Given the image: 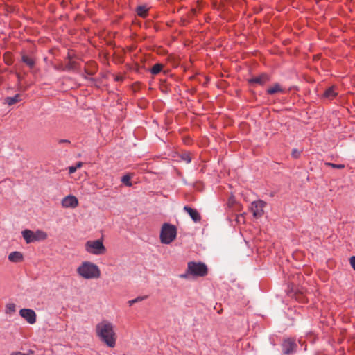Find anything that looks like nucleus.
Listing matches in <instances>:
<instances>
[{
  "instance_id": "20",
  "label": "nucleus",
  "mask_w": 355,
  "mask_h": 355,
  "mask_svg": "<svg viewBox=\"0 0 355 355\" xmlns=\"http://www.w3.org/2000/svg\"><path fill=\"white\" fill-rule=\"evenodd\" d=\"M3 60L6 63V64H7L8 66L12 64L13 60H12V53L10 52H6L3 55Z\"/></svg>"
},
{
  "instance_id": "28",
  "label": "nucleus",
  "mask_w": 355,
  "mask_h": 355,
  "mask_svg": "<svg viewBox=\"0 0 355 355\" xmlns=\"http://www.w3.org/2000/svg\"><path fill=\"white\" fill-rule=\"evenodd\" d=\"M182 159L185 160L187 163H189L191 160V157L189 154H184L182 156Z\"/></svg>"
},
{
  "instance_id": "25",
  "label": "nucleus",
  "mask_w": 355,
  "mask_h": 355,
  "mask_svg": "<svg viewBox=\"0 0 355 355\" xmlns=\"http://www.w3.org/2000/svg\"><path fill=\"white\" fill-rule=\"evenodd\" d=\"M146 298H147V296L137 297L135 299H133L132 300L128 301V304H129L130 306H132L135 303L141 302V301L144 300Z\"/></svg>"
},
{
  "instance_id": "1",
  "label": "nucleus",
  "mask_w": 355,
  "mask_h": 355,
  "mask_svg": "<svg viewBox=\"0 0 355 355\" xmlns=\"http://www.w3.org/2000/svg\"><path fill=\"white\" fill-rule=\"evenodd\" d=\"M96 334L101 341L107 347L113 348L116 345V335L113 324L107 321L103 320L96 326Z\"/></svg>"
},
{
  "instance_id": "37",
  "label": "nucleus",
  "mask_w": 355,
  "mask_h": 355,
  "mask_svg": "<svg viewBox=\"0 0 355 355\" xmlns=\"http://www.w3.org/2000/svg\"><path fill=\"white\" fill-rule=\"evenodd\" d=\"M188 23V21L186 19H181V25L186 26Z\"/></svg>"
},
{
  "instance_id": "14",
  "label": "nucleus",
  "mask_w": 355,
  "mask_h": 355,
  "mask_svg": "<svg viewBox=\"0 0 355 355\" xmlns=\"http://www.w3.org/2000/svg\"><path fill=\"white\" fill-rule=\"evenodd\" d=\"M278 92L283 94L286 92V89L283 88L279 83H275L267 89V94L270 95H273Z\"/></svg>"
},
{
  "instance_id": "9",
  "label": "nucleus",
  "mask_w": 355,
  "mask_h": 355,
  "mask_svg": "<svg viewBox=\"0 0 355 355\" xmlns=\"http://www.w3.org/2000/svg\"><path fill=\"white\" fill-rule=\"evenodd\" d=\"M19 315L31 324L36 322V313L32 309H22L19 311Z\"/></svg>"
},
{
  "instance_id": "18",
  "label": "nucleus",
  "mask_w": 355,
  "mask_h": 355,
  "mask_svg": "<svg viewBox=\"0 0 355 355\" xmlns=\"http://www.w3.org/2000/svg\"><path fill=\"white\" fill-rule=\"evenodd\" d=\"M163 68L164 64L160 63H156L152 67L150 71L153 75L155 76L159 74L162 71Z\"/></svg>"
},
{
  "instance_id": "30",
  "label": "nucleus",
  "mask_w": 355,
  "mask_h": 355,
  "mask_svg": "<svg viewBox=\"0 0 355 355\" xmlns=\"http://www.w3.org/2000/svg\"><path fill=\"white\" fill-rule=\"evenodd\" d=\"M54 68L57 70H62V71H64L66 70L65 69V66L64 67L62 64H60V65H55L54 67Z\"/></svg>"
},
{
  "instance_id": "29",
  "label": "nucleus",
  "mask_w": 355,
  "mask_h": 355,
  "mask_svg": "<svg viewBox=\"0 0 355 355\" xmlns=\"http://www.w3.org/2000/svg\"><path fill=\"white\" fill-rule=\"evenodd\" d=\"M300 155V153L297 149H293L292 151V155L295 158H297Z\"/></svg>"
},
{
  "instance_id": "35",
  "label": "nucleus",
  "mask_w": 355,
  "mask_h": 355,
  "mask_svg": "<svg viewBox=\"0 0 355 355\" xmlns=\"http://www.w3.org/2000/svg\"><path fill=\"white\" fill-rule=\"evenodd\" d=\"M70 141L68 139H60L58 140V144H70Z\"/></svg>"
},
{
  "instance_id": "8",
  "label": "nucleus",
  "mask_w": 355,
  "mask_h": 355,
  "mask_svg": "<svg viewBox=\"0 0 355 355\" xmlns=\"http://www.w3.org/2000/svg\"><path fill=\"white\" fill-rule=\"evenodd\" d=\"M282 351L284 354H289L295 351L297 344L293 338L285 339L282 343Z\"/></svg>"
},
{
  "instance_id": "32",
  "label": "nucleus",
  "mask_w": 355,
  "mask_h": 355,
  "mask_svg": "<svg viewBox=\"0 0 355 355\" xmlns=\"http://www.w3.org/2000/svg\"><path fill=\"white\" fill-rule=\"evenodd\" d=\"M196 12V9H195V8H192V9L190 10V12H189L188 17H192L193 16H194V15H195Z\"/></svg>"
},
{
  "instance_id": "39",
  "label": "nucleus",
  "mask_w": 355,
  "mask_h": 355,
  "mask_svg": "<svg viewBox=\"0 0 355 355\" xmlns=\"http://www.w3.org/2000/svg\"><path fill=\"white\" fill-rule=\"evenodd\" d=\"M26 355H33L34 354V351L33 350H31L30 349L27 354H26Z\"/></svg>"
},
{
  "instance_id": "6",
  "label": "nucleus",
  "mask_w": 355,
  "mask_h": 355,
  "mask_svg": "<svg viewBox=\"0 0 355 355\" xmlns=\"http://www.w3.org/2000/svg\"><path fill=\"white\" fill-rule=\"evenodd\" d=\"M85 250L87 252L96 255L103 254L106 252L103 241L100 239L87 241Z\"/></svg>"
},
{
  "instance_id": "4",
  "label": "nucleus",
  "mask_w": 355,
  "mask_h": 355,
  "mask_svg": "<svg viewBox=\"0 0 355 355\" xmlns=\"http://www.w3.org/2000/svg\"><path fill=\"white\" fill-rule=\"evenodd\" d=\"M187 272L195 277H205L208 273V268L204 263L190 261L188 263Z\"/></svg>"
},
{
  "instance_id": "12",
  "label": "nucleus",
  "mask_w": 355,
  "mask_h": 355,
  "mask_svg": "<svg viewBox=\"0 0 355 355\" xmlns=\"http://www.w3.org/2000/svg\"><path fill=\"white\" fill-rule=\"evenodd\" d=\"M184 210L188 213L195 223H198L201 220V216L196 209H193L189 206H184Z\"/></svg>"
},
{
  "instance_id": "17",
  "label": "nucleus",
  "mask_w": 355,
  "mask_h": 355,
  "mask_svg": "<svg viewBox=\"0 0 355 355\" xmlns=\"http://www.w3.org/2000/svg\"><path fill=\"white\" fill-rule=\"evenodd\" d=\"M20 96V94H17L15 96L12 97H7L5 99L6 103H7L10 106L12 105L21 101Z\"/></svg>"
},
{
  "instance_id": "38",
  "label": "nucleus",
  "mask_w": 355,
  "mask_h": 355,
  "mask_svg": "<svg viewBox=\"0 0 355 355\" xmlns=\"http://www.w3.org/2000/svg\"><path fill=\"white\" fill-rule=\"evenodd\" d=\"M82 166H83V162H78V163L76 164V165L75 166V167H77V169H78V168H79L82 167Z\"/></svg>"
},
{
  "instance_id": "26",
  "label": "nucleus",
  "mask_w": 355,
  "mask_h": 355,
  "mask_svg": "<svg viewBox=\"0 0 355 355\" xmlns=\"http://www.w3.org/2000/svg\"><path fill=\"white\" fill-rule=\"evenodd\" d=\"M296 299H297V300H300V302H302V303H304V302H306V297H305V296H304L303 294H302V293H301V294H298V295H297V296H296Z\"/></svg>"
},
{
  "instance_id": "34",
  "label": "nucleus",
  "mask_w": 355,
  "mask_h": 355,
  "mask_svg": "<svg viewBox=\"0 0 355 355\" xmlns=\"http://www.w3.org/2000/svg\"><path fill=\"white\" fill-rule=\"evenodd\" d=\"M76 170H77V167H75V166H70V167L69 168V173L70 174H72V173H75Z\"/></svg>"
},
{
  "instance_id": "27",
  "label": "nucleus",
  "mask_w": 355,
  "mask_h": 355,
  "mask_svg": "<svg viewBox=\"0 0 355 355\" xmlns=\"http://www.w3.org/2000/svg\"><path fill=\"white\" fill-rule=\"evenodd\" d=\"M349 263L352 268L355 270V256H352L349 258Z\"/></svg>"
},
{
  "instance_id": "15",
  "label": "nucleus",
  "mask_w": 355,
  "mask_h": 355,
  "mask_svg": "<svg viewBox=\"0 0 355 355\" xmlns=\"http://www.w3.org/2000/svg\"><path fill=\"white\" fill-rule=\"evenodd\" d=\"M23 259L22 253L17 251L11 252L8 256V259L15 263L21 262L23 261Z\"/></svg>"
},
{
  "instance_id": "23",
  "label": "nucleus",
  "mask_w": 355,
  "mask_h": 355,
  "mask_svg": "<svg viewBox=\"0 0 355 355\" xmlns=\"http://www.w3.org/2000/svg\"><path fill=\"white\" fill-rule=\"evenodd\" d=\"M326 166H330L333 168H337V169H343L345 166L344 164H336L331 162H326L324 163Z\"/></svg>"
},
{
  "instance_id": "21",
  "label": "nucleus",
  "mask_w": 355,
  "mask_h": 355,
  "mask_svg": "<svg viewBox=\"0 0 355 355\" xmlns=\"http://www.w3.org/2000/svg\"><path fill=\"white\" fill-rule=\"evenodd\" d=\"M68 58L71 59L70 53L68 54ZM77 63L75 61L69 60V62L65 65L66 70L73 69L76 67Z\"/></svg>"
},
{
  "instance_id": "36",
  "label": "nucleus",
  "mask_w": 355,
  "mask_h": 355,
  "mask_svg": "<svg viewBox=\"0 0 355 355\" xmlns=\"http://www.w3.org/2000/svg\"><path fill=\"white\" fill-rule=\"evenodd\" d=\"M10 355H26V354L24 353H22L21 352H13L11 353Z\"/></svg>"
},
{
  "instance_id": "2",
  "label": "nucleus",
  "mask_w": 355,
  "mask_h": 355,
  "mask_svg": "<svg viewBox=\"0 0 355 355\" xmlns=\"http://www.w3.org/2000/svg\"><path fill=\"white\" fill-rule=\"evenodd\" d=\"M78 274L84 279H95L101 276V271L98 266L89 262L84 261L77 268Z\"/></svg>"
},
{
  "instance_id": "19",
  "label": "nucleus",
  "mask_w": 355,
  "mask_h": 355,
  "mask_svg": "<svg viewBox=\"0 0 355 355\" xmlns=\"http://www.w3.org/2000/svg\"><path fill=\"white\" fill-rule=\"evenodd\" d=\"M21 60L30 68H33L35 66V60L33 58H31L26 55H22Z\"/></svg>"
},
{
  "instance_id": "22",
  "label": "nucleus",
  "mask_w": 355,
  "mask_h": 355,
  "mask_svg": "<svg viewBox=\"0 0 355 355\" xmlns=\"http://www.w3.org/2000/svg\"><path fill=\"white\" fill-rule=\"evenodd\" d=\"M6 313L8 314H12L15 312V304L13 303H8L6 306Z\"/></svg>"
},
{
  "instance_id": "33",
  "label": "nucleus",
  "mask_w": 355,
  "mask_h": 355,
  "mask_svg": "<svg viewBox=\"0 0 355 355\" xmlns=\"http://www.w3.org/2000/svg\"><path fill=\"white\" fill-rule=\"evenodd\" d=\"M85 71L86 73H87L88 75H94L95 73V70H91L89 71L87 68H85Z\"/></svg>"
},
{
  "instance_id": "24",
  "label": "nucleus",
  "mask_w": 355,
  "mask_h": 355,
  "mask_svg": "<svg viewBox=\"0 0 355 355\" xmlns=\"http://www.w3.org/2000/svg\"><path fill=\"white\" fill-rule=\"evenodd\" d=\"M121 182L126 186L132 185V183L130 182V176H129L128 175L123 176V178L121 179Z\"/></svg>"
},
{
  "instance_id": "10",
  "label": "nucleus",
  "mask_w": 355,
  "mask_h": 355,
  "mask_svg": "<svg viewBox=\"0 0 355 355\" xmlns=\"http://www.w3.org/2000/svg\"><path fill=\"white\" fill-rule=\"evenodd\" d=\"M270 80V76L267 73H261L258 76L253 77L248 80L250 85H263Z\"/></svg>"
},
{
  "instance_id": "16",
  "label": "nucleus",
  "mask_w": 355,
  "mask_h": 355,
  "mask_svg": "<svg viewBox=\"0 0 355 355\" xmlns=\"http://www.w3.org/2000/svg\"><path fill=\"white\" fill-rule=\"evenodd\" d=\"M136 12L138 16L146 18L148 15V8L146 6H139L136 8Z\"/></svg>"
},
{
  "instance_id": "3",
  "label": "nucleus",
  "mask_w": 355,
  "mask_h": 355,
  "mask_svg": "<svg viewBox=\"0 0 355 355\" xmlns=\"http://www.w3.org/2000/svg\"><path fill=\"white\" fill-rule=\"evenodd\" d=\"M177 228L169 223H164L160 232V241L164 244H170L176 238Z\"/></svg>"
},
{
  "instance_id": "31",
  "label": "nucleus",
  "mask_w": 355,
  "mask_h": 355,
  "mask_svg": "<svg viewBox=\"0 0 355 355\" xmlns=\"http://www.w3.org/2000/svg\"><path fill=\"white\" fill-rule=\"evenodd\" d=\"M114 80L118 82H121L123 80V77L121 75H116L114 78Z\"/></svg>"
},
{
  "instance_id": "11",
  "label": "nucleus",
  "mask_w": 355,
  "mask_h": 355,
  "mask_svg": "<svg viewBox=\"0 0 355 355\" xmlns=\"http://www.w3.org/2000/svg\"><path fill=\"white\" fill-rule=\"evenodd\" d=\"M62 205L66 208H75L78 205V200L74 196L69 195L62 199Z\"/></svg>"
},
{
  "instance_id": "13",
  "label": "nucleus",
  "mask_w": 355,
  "mask_h": 355,
  "mask_svg": "<svg viewBox=\"0 0 355 355\" xmlns=\"http://www.w3.org/2000/svg\"><path fill=\"white\" fill-rule=\"evenodd\" d=\"M337 87L336 86H331L327 88L324 92L323 97L329 100L335 98L338 95Z\"/></svg>"
},
{
  "instance_id": "7",
  "label": "nucleus",
  "mask_w": 355,
  "mask_h": 355,
  "mask_svg": "<svg viewBox=\"0 0 355 355\" xmlns=\"http://www.w3.org/2000/svg\"><path fill=\"white\" fill-rule=\"evenodd\" d=\"M266 203L263 200H257L252 202L251 211L253 214L254 217L260 218L263 216L264 211L263 208Z\"/></svg>"
},
{
  "instance_id": "5",
  "label": "nucleus",
  "mask_w": 355,
  "mask_h": 355,
  "mask_svg": "<svg viewBox=\"0 0 355 355\" xmlns=\"http://www.w3.org/2000/svg\"><path fill=\"white\" fill-rule=\"evenodd\" d=\"M23 238L26 243H31L39 241H44L47 239V234L40 230L33 232L30 230H24L21 232Z\"/></svg>"
}]
</instances>
